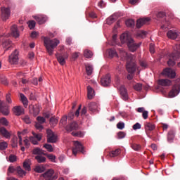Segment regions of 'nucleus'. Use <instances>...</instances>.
Returning <instances> with one entry per match:
<instances>
[{
  "label": "nucleus",
  "mask_w": 180,
  "mask_h": 180,
  "mask_svg": "<svg viewBox=\"0 0 180 180\" xmlns=\"http://www.w3.org/2000/svg\"><path fill=\"white\" fill-rule=\"evenodd\" d=\"M75 147L72 148L74 155H77L78 153H84V146L78 141L74 142Z\"/></svg>",
  "instance_id": "nucleus-8"
},
{
  "label": "nucleus",
  "mask_w": 180,
  "mask_h": 180,
  "mask_svg": "<svg viewBox=\"0 0 180 180\" xmlns=\"http://www.w3.org/2000/svg\"><path fill=\"white\" fill-rule=\"evenodd\" d=\"M81 117L83 120V122H88L89 119H91V117H89V115L87 114V110L86 107H84L81 111Z\"/></svg>",
  "instance_id": "nucleus-19"
},
{
  "label": "nucleus",
  "mask_w": 180,
  "mask_h": 180,
  "mask_svg": "<svg viewBox=\"0 0 180 180\" xmlns=\"http://www.w3.org/2000/svg\"><path fill=\"white\" fill-rule=\"evenodd\" d=\"M158 84L161 86H170V85H172V82L168 79H161L158 80Z\"/></svg>",
  "instance_id": "nucleus-23"
},
{
  "label": "nucleus",
  "mask_w": 180,
  "mask_h": 180,
  "mask_svg": "<svg viewBox=\"0 0 180 180\" xmlns=\"http://www.w3.org/2000/svg\"><path fill=\"white\" fill-rule=\"evenodd\" d=\"M32 165V162H30V160H25L22 163V167L25 171H32V167L30 165Z\"/></svg>",
  "instance_id": "nucleus-31"
},
{
  "label": "nucleus",
  "mask_w": 180,
  "mask_h": 180,
  "mask_svg": "<svg viewBox=\"0 0 180 180\" xmlns=\"http://www.w3.org/2000/svg\"><path fill=\"white\" fill-rule=\"evenodd\" d=\"M30 112L32 113L33 116H37L40 113V106L39 105L30 106Z\"/></svg>",
  "instance_id": "nucleus-17"
},
{
  "label": "nucleus",
  "mask_w": 180,
  "mask_h": 180,
  "mask_svg": "<svg viewBox=\"0 0 180 180\" xmlns=\"http://www.w3.org/2000/svg\"><path fill=\"white\" fill-rule=\"evenodd\" d=\"M180 92V84L177 83L172 86V90L169 93V98H175Z\"/></svg>",
  "instance_id": "nucleus-11"
},
{
  "label": "nucleus",
  "mask_w": 180,
  "mask_h": 180,
  "mask_svg": "<svg viewBox=\"0 0 180 180\" xmlns=\"http://www.w3.org/2000/svg\"><path fill=\"white\" fill-rule=\"evenodd\" d=\"M121 151L120 149H116L115 150L111 151L109 153L110 157L113 158V157H117L119 154H120Z\"/></svg>",
  "instance_id": "nucleus-41"
},
{
  "label": "nucleus",
  "mask_w": 180,
  "mask_h": 180,
  "mask_svg": "<svg viewBox=\"0 0 180 180\" xmlns=\"http://www.w3.org/2000/svg\"><path fill=\"white\" fill-rule=\"evenodd\" d=\"M167 35V37L169 39H172V40H175V39H176V37H178V33H176V32L172 31V30L168 31Z\"/></svg>",
  "instance_id": "nucleus-33"
},
{
  "label": "nucleus",
  "mask_w": 180,
  "mask_h": 180,
  "mask_svg": "<svg viewBox=\"0 0 180 180\" xmlns=\"http://www.w3.org/2000/svg\"><path fill=\"white\" fill-rule=\"evenodd\" d=\"M11 146L13 148L18 147V138L17 137H13L11 139Z\"/></svg>",
  "instance_id": "nucleus-49"
},
{
  "label": "nucleus",
  "mask_w": 180,
  "mask_h": 180,
  "mask_svg": "<svg viewBox=\"0 0 180 180\" xmlns=\"http://www.w3.org/2000/svg\"><path fill=\"white\" fill-rule=\"evenodd\" d=\"M44 43L49 56H53L54 49L60 44V41L57 39H51L49 37H44Z\"/></svg>",
  "instance_id": "nucleus-3"
},
{
  "label": "nucleus",
  "mask_w": 180,
  "mask_h": 180,
  "mask_svg": "<svg viewBox=\"0 0 180 180\" xmlns=\"http://www.w3.org/2000/svg\"><path fill=\"white\" fill-rule=\"evenodd\" d=\"M175 139V131L170 130L167 133V141L168 143H174Z\"/></svg>",
  "instance_id": "nucleus-27"
},
{
  "label": "nucleus",
  "mask_w": 180,
  "mask_h": 180,
  "mask_svg": "<svg viewBox=\"0 0 180 180\" xmlns=\"http://www.w3.org/2000/svg\"><path fill=\"white\" fill-rule=\"evenodd\" d=\"M155 129V125L150 122H146L145 124V130L147 134H148V131H153Z\"/></svg>",
  "instance_id": "nucleus-28"
},
{
  "label": "nucleus",
  "mask_w": 180,
  "mask_h": 180,
  "mask_svg": "<svg viewBox=\"0 0 180 180\" xmlns=\"http://www.w3.org/2000/svg\"><path fill=\"white\" fill-rule=\"evenodd\" d=\"M84 56L86 57V58H91L92 56H94V53H92V51L86 49L84 52Z\"/></svg>",
  "instance_id": "nucleus-42"
},
{
  "label": "nucleus",
  "mask_w": 180,
  "mask_h": 180,
  "mask_svg": "<svg viewBox=\"0 0 180 180\" xmlns=\"http://www.w3.org/2000/svg\"><path fill=\"white\" fill-rule=\"evenodd\" d=\"M98 108L99 105L95 102H91L89 104V110L93 113H95V112H99Z\"/></svg>",
  "instance_id": "nucleus-21"
},
{
  "label": "nucleus",
  "mask_w": 180,
  "mask_h": 180,
  "mask_svg": "<svg viewBox=\"0 0 180 180\" xmlns=\"http://www.w3.org/2000/svg\"><path fill=\"white\" fill-rule=\"evenodd\" d=\"M0 113H1L4 116H8L10 111H9V106L5 104V101L0 100Z\"/></svg>",
  "instance_id": "nucleus-9"
},
{
  "label": "nucleus",
  "mask_w": 180,
  "mask_h": 180,
  "mask_svg": "<svg viewBox=\"0 0 180 180\" xmlns=\"http://www.w3.org/2000/svg\"><path fill=\"white\" fill-rule=\"evenodd\" d=\"M108 53L109 57L110 58H113V57H118L117 52L116 51V49H110L108 50Z\"/></svg>",
  "instance_id": "nucleus-36"
},
{
  "label": "nucleus",
  "mask_w": 180,
  "mask_h": 180,
  "mask_svg": "<svg viewBox=\"0 0 180 180\" xmlns=\"http://www.w3.org/2000/svg\"><path fill=\"white\" fill-rule=\"evenodd\" d=\"M135 23L136 22L133 19L127 20L125 22L126 26H127V27H134Z\"/></svg>",
  "instance_id": "nucleus-39"
},
{
  "label": "nucleus",
  "mask_w": 180,
  "mask_h": 180,
  "mask_svg": "<svg viewBox=\"0 0 180 180\" xmlns=\"http://www.w3.org/2000/svg\"><path fill=\"white\" fill-rule=\"evenodd\" d=\"M132 129L134 130H139V129H141V124L139 122H136V124H134L133 125Z\"/></svg>",
  "instance_id": "nucleus-57"
},
{
  "label": "nucleus",
  "mask_w": 180,
  "mask_h": 180,
  "mask_svg": "<svg viewBox=\"0 0 180 180\" xmlns=\"http://www.w3.org/2000/svg\"><path fill=\"white\" fill-rule=\"evenodd\" d=\"M19 52L15 50L8 58L10 64H18L19 61Z\"/></svg>",
  "instance_id": "nucleus-10"
},
{
  "label": "nucleus",
  "mask_w": 180,
  "mask_h": 180,
  "mask_svg": "<svg viewBox=\"0 0 180 180\" xmlns=\"http://www.w3.org/2000/svg\"><path fill=\"white\" fill-rule=\"evenodd\" d=\"M6 102H8V103H12V98H11V94H7L6 96Z\"/></svg>",
  "instance_id": "nucleus-64"
},
{
  "label": "nucleus",
  "mask_w": 180,
  "mask_h": 180,
  "mask_svg": "<svg viewBox=\"0 0 180 180\" xmlns=\"http://www.w3.org/2000/svg\"><path fill=\"white\" fill-rule=\"evenodd\" d=\"M120 92L121 95L122 99L123 101H127L129 99V94H127V89H126V87L122 85L120 87Z\"/></svg>",
  "instance_id": "nucleus-15"
},
{
  "label": "nucleus",
  "mask_w": 180,
  "mask_h": 180,
  "mask_svg": "<svg viewBox=\"0 0 180 180\" xmlns=\"http://www.w3.org/2000/svg\"><path fill=\"white\" fill-rule=\"evenodd\" d=\"M118 51L122 61H127V70L128 72H134L136 71V56L127 53L123 49L119 48Z\"/></svg>",
  "instance_id": "nucleus-1"
},
{
  "label": "nucleus",
  "mask_w": 180,
  "mask_h": 180,
  "mask_svg": "<svg viewBox=\"0 0 180 180\" xmlns=\"http://www.w3.org/2000/svg\"><path fill=\"white\" fill-rule=\"evenodd\" d=\"M120 41L122 44L126 43L129 50L132 53H134L140 47V44H136L128 32L123 33L120 36Z\"/></svg>",
  "instance_id": "nucleus-2"
},
{
  "label": "nucleus",
  "mask_w": 180,
  "mask_h": 180,
  "mask_svg": "<svg viewBox=\"0 0 180 180\" xmlns=\"http://www.w3.org/2000/svg\"><path fill=\"white\" fill-rule=\"evenodd\" d=\"M33 137H34L35 140L37 139L38 141H40L41 140V134H36L34 132L32 133Z\"/></svg>",
  "instance_id": "nucleus-56"
},
{
  "label": "nucleus",
  "mask_w": 180,
  "mask_h": 180,
  "mask_svg": "<svg viewBox=\"0 0 180 180\" xmlns=\"http://www.w3.org/2000/svg\"><path fill=\"white\" fill-rule=\"evenodd\" d=\"M37 120L40 124H43L46 122V119H44V117H37Z\"/></svg>",
  "instance_id": "nucleus-62"
},
{
  "label": "nucleus",
  "mask_w": 180,
  "mask_h": 180,
  "mask_svg": "<svg viewBox=\"0 0 180 180\" xmlns=\"http://www.w3.org/2000/svg\"><path fill=\"white\" fill-rule=\"evenodd\" d=\"M162 74L165 75V77H167V78H171L172 79L176 77V73L175 72V70L169 68L164 69Z\"/></svg>",
  "instance_id": "nucleus-12"
},
{
  "label": "nucleus",
  "mask_w": 180,
  "mask_h": 180,
  "mask_svg": "<svg viewBox=\"0 0 180 180\" xmlns=\"http://www.w3.org/2000/svg\"><path fill=\"white\" fill-rule=\"evenodd\" d=\"M60 123L63 125V126H65V124H67V117L64 116L61 118Z\"/></svg>",
  "instance_id": "nucleus-59"
},
{
  "label": "nucleus",
  "mask_w": 180,
  "mask_h": 180,
  "mask_svg": "<svg viewBox=\"0 0 180 180\" xmlns=\"http://www.w3.org/2000/svg\"><path fill=\"white\" fill-rule=\"evenodd\" d=\"M85 68L87 75H92V72H94V67L90 64H87L85 65Z\"/></svg>",
  "instance_id": "nucleus-37"
},
{
  "label": "nucleus",
  "mask_w": 180,
  "mask_h": 180,
  "mask_svg": "<svg viewBox=\"0 0 180 180\" xmlns=\"http://www.w3.org/2000/svg\"><path fill=\"white\" fill-rule=\"evenodd\" d=\"M44 148L47 150V151H49L50 153H53L54 149L53 148V146L51 144L46 143L44 145Z\"/></svg>",
  "instance_id": "nucleus-51"
},
{
  "label": "nucleus",
  "mask_w": 180,
  "mask_h": 180,
  "mask_svg": "<svg viewBox=\"0 0 180 180\" xmlns=\"http://www.w3.org/2000/svg\"><path fill=\"white\" fill-rule=\"evenodd\" d=\"M95 96V91L91 86H87V98L88 99H93Z\"/></svg>",
  "instance_id": "nucleus-29"
},
{
  "label": "nucleus",
  "mask_w": 180,
  "mask_h": 180,
  "mask_svg": "<svg viewBox=\"0 0 180 180\" xmlns=\"http://www.w3.org/2000/svg\"><path fill=\"white\" fill-rule=\"evenodd\" d=\"M101 84L103 86H108L110 84V75H107L104 77L101 78Z\"/></svg>",
  "instance_id": "nucleus-22"
},
{
  "label": "nucleus",
  "mask_w": 180,
  "mask_h": 180,
  "mask_svg": "<svg viewBox=\"0 0 180 180\" xmlns=\"http://www.w3.org/2000/svg\"><path fill=\"white\" fill-rule=\"evenodd\" d=\"M149 139H151V140H153V141H158L159 139L158 138V134L157 133H153L152 135H148Z\"/></svg>",
  "instance_id": "nucleus-44"
},
{
  "label": "nucleus",
  "mask_w": 180,
  "mask_h": 180,
  "mask_svg": "<svg viewBox=\"0 0 180 180\" xmlns=\"http://www.w3.org/2000/svg\"><path fill=\"white\" fill-rule=\"evenodd\" d=\"M35 20L39 23V25H43V23H46L47 22V16L44 15H37L34 17Z\"/></svg>",
  "instance_id": "nucleus-20"
},
{
  "label": "nucleus",
  "mask_w": 180,
  "mask_h": 180,
  "mask_svg": "<svg viewBox=\"0 0 180 180\" xmlns=\"http://www.w3.org/2000/svg\"><path fill=\"white\" fill-rule=\"evenodd\" d=\"M34 171L35 172H37L38 174H41L42 172H44V171H46V167H44L43 165H38L35 166V167L34 168Z\"/></svg>",
  "instance_id": "nucleus-34"
},
{
  "label": "nucleus",
  "mask_w": 180,
  "mask_h": 180,
  "mask_svg": "<svg viewBox=\"0 0 180 180\" xmlns=\"http://www.w3.org/2000/svg\"><path fill=\"white\" fill-rule=\"evenodd\" d=\"M32 154H34V155H37V157H35V158H45V157H47V158H56V155L52 154H47L39 148H36L33 149ZM43 155H45V157Z\"/></svg>",
  "instance_id": "nucleus-6"
},
{
  "label": "nucleus",
  "mask_w": 180,
  "mask_h": 180,
  "mask_svg": "<svg viewBox=\"0 0 180 180\" xmlns=\"http://www.w3.org/2000/svg\"><path fill=\"white\" fill-rule=\"evenodd\" d=\"M27 25L30 30L34 29L36 27V22L34 20H30L27 22Z\"/></svg>",
  "instance_id": "nucleus-48"
},
{
  "label": "nucleus",
  "mask_w": 180,
  "mask_h": 180,
  "mask_svg": "<svg viewBox=\"0 0 180 180\" xmlns=\"http://www.w3.org/2000/svg\"><path fill=\"white\" fill-rule=\"evenodd\" d=\"M131 147L134 150V151H140V150H141V146L137 143H132Z\"/></svg>",
  "instance_id": "nucleus-43"
},
{
  "label": "nucleus",
  "mask_w": 180,
  "mask_h": 180,
  "mask_svg": "<svg viewBox=\"0 0 180 180\" xmlns=\"http://www.w3.org/2000/svg\"><path fill=\"white\" fill-rule=\"evenodd\" d=\"M117 18V15L114 14L112 15H110L108 18H107L106 22L108 25H112V23H114L116 21Z\"/></svg>",
  "instance_id": "nucleus-35"
},
{
  "label": "nucleus",
  "mask_w": 180,
  "mask_h": 180,
  "mask_svg": "<svg viewBox=\"0 0 180 180\" xmlns=\"http://www.w3.org/2000/svg\"><path fill=\"white\" fill-rule=\"evenodd\" d=\"M140 65L142 67V68H147L148 65L146 61H140Z\"/></svg>",
  "instance_id": "nucleus-63"
},
{
  "label": "nucleus",
  "mask_w": 180,
  "mask_h": 180,
  "mask_svg": "<svg viewBox=\"0 0 180 180\" xmlns=\"http://www.w3.org/2000/svg\"><path fill=\"white\" fill-rule=\"evenodd\" d=\"M117 127L120 129V130H123L124 127V122H118L117 124Z\"/></svg>",
  "instance_id": "nucleus-60"
},
{
  "label": "nucleus",
  "mask_w": 180,
  "mask_h": 180,
  "mask_svg": "<svg viewBox=\"0 0 180 180\" xmlns=\"http://www.w3.org/2000/svg\"><path fill=\"white\" fill-rule=\"evenodd\" d=\"M148 22H150L149 18H140L136 21V27L138 29H140V27H141V26H143V25H147Z\"/></svg>",
  "instance_id": "nucleus-18"
},
{
  "label": "nucleus",
  "mask_w": 180,
  "mask_h": 180,
  "mask_svg": "<svg viewBox=\"0 0 180 180\" xmlns=\"http://www.w3.org/2000/svg\"><path fill=\"white\" fill-rule=\"evenodd\" d=\"M134 89L138 91H141L143 89V84H141V83H136L134 85Z\"/></svg>",
  "instance_id": "nucleus-47"
},
{
  "label": "nucleus",
  "mask_w": 180,
  "mask_h": 180,
  "mask_svg": "<svg viewBox=\"0 0 180 180\" xmlns=\"http://www.w3.org/2000/svg\"><path fill=\"white\" fill-rule=\"evenodd\" d=\"M23 122H25V123H26L27 124H30V123H32V120L30 119V117H29V115H25L23 118H22Z\"/></svg>",
  "instance_id": "nucleus-52"
},
{
  "label": "nucleus",
  "mask_w": 180,
  "mask_h": 180,
  "mask_svg": "<svg viewBox=\"0 0 180 180\" xmlns=\"http://www.w3.org/2000/svg\"><path fill=\"white\" fill-rule=\"evenodd\" d=\"M18 77H21V82L22 84H27V82H29V80L26 79H24L23 78V74H22V72H18L17 74Z\"/></svg>",
  "instance_id": "nucleus-53"
},
{
  "label": "nucleus",
  "mask_w": 180,
  "mask_h": 180,
  "mask_svg": "<svg viewBox=\"0 0 180 180\" xmlns=\"http://www.w3.org/2000/svg\"><path fill=\"white\" fill-rule=\"evenodd\" d=\"M60 53H57L56 57L57 58L58 62L60 65H64L65 64V60L68 58V52L64 51V46H60Z\"/></svg>",
  "instance_id": "nucleus-4"
},
{
  "label": "nucleus",
  "mask_w": 180,
  "mask_h": 180,
  "mask_svg": "<svg viewBox=\"0 0 180 180\" xmlns=\"http://www.w3.org/2000/svg\"><path fill=\"white\" fill-rule=\"evenodd\" d=\"M49 123L51 127H56V126H57V123H58V119L51 117L49 120Z\"/></svg>",
  "instance_id": "nucleus-38"
},
{
  "label": "nucleus",
  "mask_w": 180,
  "mask_h": 180,
  "mask_svg": "<svg viewBox=\"0 0 180 180\" xmlns=\"http://www.w3.org/2000/svg\"><path fill=\"white\" fill-rule=\"evenodd\" d=\"M1 19L3 20H6L11 16V10L9 8L2 7L1 9Z\"/></svg>",
  "instance_id": "nucleus-14"
},
{
  "label": "nucleus",
  "mask_w": 180,
  "mask_h": 180,
  "mask_svg": "<svg viewBox=\"0 0 180 180\" xmlns=\"http://www.w3.org/2000/svg\"><path fill=\"white\" fill-rule=\"evenodd\" d=\"M20 101L23 104L24 107L27 108L29 105V101L27 100V98L26 97V96H25V94L21 93L20 94Z\"/></svg>",
  "instance_id": "nucleus-32"
},
{
  "label": "nucleus",
  "mask_w": 180,
  "mask_h": 180,
  "mask_svg": "<svg viewBox=\"0 0 180 180\" xmlns=\"http://www.w3.org/2000/svg\"><path fill=\"white\" fill-rule=\"evenodd\" d=\"M126 137V134L123 131H119L117 133V139H124Z\"/></svg>",
  "instance_id": "nucleus-55"
},
{
  "label": "nucleus",
  "mask_w": 180,
  "mask_h": 180,
  "mask_svg": "<svg viewBox=\"0 0 180 180\" xmlns=\"http://www.w3.org/2000/svg\"><path fill=\"white\" fill-rule=\"evenodd\" d=\"M41 176H43L45 180H56L58 178L57 174H56L52 169H48L45 173L42 174Z\"/></svg>",
  "instance_id": "nucleus-7"
},
{
  "label": "nucleus",
  "mask_w": 180,
  "mask_h": 180,
  "mask_svg": "<svg viewBox=\"0 0 180 180\" xmlns=\"http://www.w3.org/2000/svg\"><path fill=\"white\" fill-rule=\"evenodd\" d=\"M16 171L19 176H25V175H26V172L20 167H18Z\"/></svg>",
  "instance_id": "nucleus-40"
},
{
  "label": "nucleus",
  "mask_w": 180,
  "mask_h": 180,
  "mask_svg": "<svg viewBox=\"0 0 180 180\" xmlns=\"http://www.w3.org/2000/svg\"><path fill=\"white\" fill-rule=\"evenodd\" d=\"M120 85V79L119 77H117L115 81V88H119Z\"/></svg>",
  "instance_id": "nucleus-61"
},
{
  "label": "nucleus",
  "mask_w": 180,
  "mask_h": 180,
  "mask_svg": "<svg viewBox=\"0 0 180 180\" xmlns=\"http://www.w3.org/2000/svg\"><path fill=\"white\" fill-rule=\"evenodd\" d=\"M3 49L4 51H7L12 47V41L9 39H5L2 43Z\"/></svg>",
  "instance_id": "nucleus-24"
},
{
  "label": "nucleus",
  "mask_w": 180,
  "mask_h": 180,
  "mask_svg": "<svg viewBox=\"0 0 180 180\" xmlns=\"http://www.w3.org/2000/svg\"><path fill=\"white\" fill-rule=\"evenodd\" d=\"M46 133L48 143H56L57 141V136H56V134H54V132L51 129H48Z\"/></svg>",
  "instance_id": "nucleus-13"
},
{
  "label": "nucleus",
  "mask_w": 180,
  "mask_h": 180,
  "mask_svg": "<svg viewBox=\"0 0 180 180\" xmlns=\"http://www.w3.org/2000/svg\"><path fill=\"white\" fill-rule=\"evenodd\" d=\"M11 36L17 39L19 37V31H18V27L16 25H13L11 28Z\"/></svg>",
  "instance_id": "nucleus-30"
},
{
  "label": "nucleus",
  "mask_w": 180,
  "mask_h": 180,
  "mask_svg": "<svg viewBox=\"0 0 180 180\" xmlns=\"http://www.w3.org/2000/svg\"><path fill=\"white\" fill-rule=\"evenodd\" d=\"M0 134L5 137V139H11V136H12V134L8 131L4 127H0Z\"/></svg>",
  "instance_id": "nucleus-25"
},
{
  "label": "nucleus",
  "mask_w": 180,
  "mask_h": 180,
  "mask_svg": "<svg viewBox=\"0 0 180 180\" xmlns=\"http://www.w3.org/2000/svg\"><path fill=\"white\" fill-rule=\"evenodd\" d=\"M0 82L1 84H3V85H8V79H6V77L0 75Z\"/></svg>",
  "instance_id": "nucleus-45"
},
{
  "label": "nucleus",
  "mask_w": 180,
  "mask_h": 180,
  "mask_svg": "<svg viewBox=\"0 0 180 180\" xmlns=\"http://www.w3.org/2000/svg\"><path fill=\"white\" fill-rule=\"evenodd\" d=\"M78 123L73 122L66 127L68 131H72V130H78Z\"/></svg>",
  "instance_id": "nucleus-26"
},
{
  "label": "nucleus",
  "mask_w": 180,
  "mask_h": 180,
  "mask_svg": "<svg viewBox=\"0 0 180 180\" xmlns=\"http://www.w3.org/2000/svg\"><path fill=\"white\" fill-rule=\"evenodd\" d=\"M13 112L15 116H20L25 114V109L20 105L15 106L13 108Z\"/></svg>",
  "instance_id": "nucleus-16"
},
{
  "label": "nucleus",
  "mask_w": 180,
  "mask_h": 180,
  "mask_svg": "<svg viewBox=\"0 0 180 180\" xmlns=\"http://www.w3.org/2000/svg\"><path fill=\"white\" fill-rule=\"evenodd\" d=\"M30 141L32 143V144H34V146H37V144H39V142L37 141V140H36V138L33 136L30 137Z\"/></svg>",
  "instance_id": "nucleus-58"
},
{
  "label": "nucleus",
  "mask_w": 180,
  "mask_h": 180,
  "mask_svg": "<svg viewBox=\"0 0 180 180\" xmlns=\"http://www.w3.org/2000/svg\"><path fill=\"white\" fill-rule=\"evenodd\" d=\"M165 16H166V14H165V12H164V11H160V12L158 13V14H157V18H158V19H161V18H165Z\"/></svg>",
  "instance_id": "nucleus-54"
},
{
  "label": "nucleus",
  "mask_w": 180,
  "mask_h": 180,
  "mask_svg": "<svg viewBox=\"0 0 180 180\" xmlns=\"http://www.w3.org/2000/svg\"><path fill=\"white\" fill-rule=\"evenodd\" d=\"M6 148H8V143L6 141L0 142V150L4 151V150H6Z\"/></svg>",
  "instance_id": "nucleus-46"
},
{
  "label": "nucleus",
  "mask_w": 180,
  "mask_h": 180,
  "mask_svg": "<svg viewBox=\"0 0 180 180\" xmlns=\"http://www.w3.org/2000/svg\"><path fill=\"white\" fill-rule=\"evenodd\" d=\"M174 47V49H176V51L171 54L169 60L167 61L169 67H174L176 64L175 61L180 58V49H178V47L179 46L176 45Z\"/></svg>",
  "instance_id": "nucleus-5"
},
{
  "label": "nucleus",
  "mask_w": 180,
  "mask_h": 180,
  "mask_svg": "<svg viewBox=\"0 0 180 180\" xmlns=\"http://www.w3.org/2000/svg\"><path fill=\"white\" fill-rule=\"evenodd\" d=\"M0 124H2V126H8L9 124V122H8V120L5 117H1L0 119Z\"/></svg>",
  "instance_id": "nucleus-50"
}]
</instances>
